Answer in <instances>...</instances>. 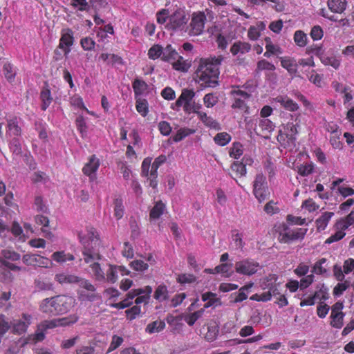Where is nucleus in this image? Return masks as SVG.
I'll return each instance as SVG.
<instances>
[{"instance_id":"60","label":"nucleus","mask_w":354,"mask_h":354,"mask_svg":"<svg viewBox=\"0 0 354 354\" xmlns=\"http://www.w3.org/2000/svg\"><path fill=\"white\" fill-rule=\"evenodd\" d=\"M75 124L77 129L80 131L82 136H84L87 131V126L84 117L79 115L75 120Z\"/></svg>"},{"instance_id":"17","label":"nucleus","mask_w":354,"mask_h":354,"mask_svg":"<svg viewBox=\"0 0 354 354\" xmlns=\"http://www.w3.org/2000/svg\"><path fill=\"white\" fill-rule=\"evenodd\" d=\"M274 125L270 120L268 118H262L259 120L254 131L258 135L267 138L268 137V134L274 130Z\"/></svg>"},{"instance_id":"52","label":"nucleus","mask_w":354,"mask_h":354,"mask_svg":"<svg viewBox=\"0 0 354 354\" xmlns=\"http://www.w3.org/2000/svg\"><path fill=\"white\" fill-rule=\"evenodd\" d=\"M204 310L203 309L196 311L185 317L184 319L189 326H193L194 323L202 316Z\"/></svg>"},{"instance_id":"55","label":"nucleus","mask_w":354,"mask_h":354,"mask_svg":"<svg viewBox=\"0 0 354 354\" xmlns=\"http://www.w3.org/2000/svg\"><path fill=\"white\" fill-rule=\"evenodd\" d=\"M11 328V323L8 321L6 317L1 314L0 315V335H3Z\"/></svg>"},{"instance_id":"38","label":"nucleus","mask_w":354,"mask_h":354,"mask_svg":"<svg viewBox=\"0 0 354 354\" xmlns=\"http://www.w3.org/2000/svg\"><path fill=\"white\" fill-rule=\"evenodd\" d=\"M276 67L272 63L263 59L258 61L255 72L258 74L263 71H274Z\"/></svg>"},{"instance_id":"12","label":"nucleus","mask_w":354,"mask_h":354,"mask_svg":"<svg viewBox=\"0 0 354 354\" xmlns=\"http://www.w3.org/2000/svg\"><path fill=\"white\" fill-rule=\"evenodd\" d=\"M73 32L71 29H66L62 33L58 48L61 49L66 57L71 52V46L73 44Z\"/></svg>"},{"instance_id":"30","label":"nucleus","mask_w":354,"mask_h":354,"mask_svg":"<svg viewBox=\"0 0 354 354\" xmlns=\"http://www.w3.org/2000/svg\"><path fill=\"white\" fill-rule=\"evenodd\" d=\"M166 209L165 204L161 201H157L149 213L150 219H158Z\"/></svg>"},{"instance_id":"21","label":"nucleus","mask_w":354,"mask_h":354,"mask_svg":"<svg viewBox=\"0 0 354 354\" xmlns=\"http://www.w3.org/2000/svg\"><path fill=\"white\" fill-rule=\"evenodd\" d=\"M327 6L332 12L342 14L346 9L347 1L346 0H328Z\"/></svg>"},{"instance_id":"15","label":"nucleus","mask_w":354,"mask_h":354,"mask_svg":"<svg viewBox=\"0 0 354 354\" xmlns=\"http://www.w3.org/2000/svg\"><path fill=\"white\" fill-rule=\"evenodd\" d=\"M57 301L59 315L64 314L69 311L75 302L73 297L66 295H57Z\"/></svg>"},{"instance_id":"26","label":"nucleus","mask_w":354,"mask_h":354,"mask_svg":"<svg viewBox=\"0 0 354 354\" xmlns=\"http://www.w3.org/2000/svg\"><path fill=\"white\" fill-rule=\"evenodd\" d=\"M200 120L204 123V124L211 129L218 130L220 129L219 123L214 120L212 118L207 116V114L202 111H197L194 109Z\"/></svg>"},{"instance_id":"6","label":"nucleus","mask_w":354,"mask_h":354,"mask_svg":"<svg viewBox=\"0 0 354 354\" xmlns=\"http://www.w3.org/2000/svg\"><path fill=\"white\" fill-rule=\"evenodd\" d=\"M307 232V229L297 228L295 230H285L281 232L278 236V241L281 243H290L298 239H303Z\"/></svg>"},{"instance_id":"53","label":"nucleus","mask_w":354,"mask_h":354,"mask_svg":"<svg viewBox=\"0 0 354 354\" xmlns=\"http://www.w3.org/2000/svg\"><path fill=\"white\" fill-rule=\"evenodd\" d=\"M133 88L135 93L139 95L147 88V84L143 80L136 79L133 82Z\"/></svg>"},{"instance_id":"61","label":"nucleus","mask_w":354,"mask_h":354,"mask_svg":"<svg viewBox=\"0 0 354 354\" xmlns=\"http://www.w3.org/2000/svg\"><path fill=\"white\" fill-rule=\"evenodd\" d=\"M310 35L313 40H319L323 37L324 32L320 26H314L310 30Z\"/></svg>"},{"instance_id":"23","label":"nucleus","mask_w":354,"mask_h":354,"mask_svg":"<svg viewBox=\"0 0 354 354\" xmlns=\"http://www.w3.org/2000/svg\"><path fill=\"white\" fill-rule=\"evenodd\" d=\"M252 284L245 285L241 287L238 292H234L230 295V299L231 303H239L245 300L248 298V291L252 287Z\"/></svg>"},{"instance_id":"57","label":"nucleus","mask_w":354,"mask_h":354,"mask_svg":"<svg viewBox=\"0 0 354 354\" xmlns=\"http://www.w3.org/2000/svg\"><path fill=\"white\" fill-rule=\"evenodd\" d=\"M1 254L5 260L8 259L12 261H19L21 258L19 253L10 250H3L1 251Z\"/></svg>"},{"instance_id":"13","label":"nucleus","mask_w":354,"mask_h":354,"mask_svg":"<svg viewBox=\"0 0 354 354\" xmlns=\"http://www.w3.org/2000/svg\"><path fill=\"white\" fill-rule=\"evenodd\" d=\"M57 296L46 298L43 299L39 304V310L43 313H46L49 315H57Z\"/></svg>"},{"instance_id":"43","label":"nucleus","mask_w":354,"mask_h":354,"mask_svg":"<svg viewBox=\"0 0 354 354\" xmlns=\"http://www.w3.org/2000/svg\"><path fill=\"white\" fill-rule=\"evenodd\" d=\"M340 131H337V127L332 131V134L330 136V143L334 149H341L342 142L340 141Z\"/></svg>"},{"instance_id":"24","label":"nucleus","mask_w":354,"mask_h":354,"mask_svg":"<svg viewBox=\"0 0 354 354\" xmlns=\"http://www.w3.org/2000/svg\"><path fill=\"white\" fill-rule=\"evenodd\" d=\"M326 258H321L317 260L313 266L311 272L317 275L327 274L329 270Z\"/></svg>"},{"instance_id":"32","label":"nucleus","mask_w":354,"mask_h":354,"mask_svg":"<svg viewBox=\"0 0 354 354\" xmlns=\"http://www.w3.org/2000/svg\"><path fill=\"white\" fill-rule=\"evenodd\" d=\"M153 297L160 302L167 300L169 299V292L167 286L162 284L159 285L154 292Z\"/></svg>"},{"instance_id":"11","label":"nucleus","mask_w":354,"mask_h":354,"mask_svg":"<svg viewBox=\"0 0 354 354\" xmlns=\"http://www.w3.org/2000/svg\"><path fill=\"white\" fill-rule=\"evenodd\" d=\"M22 261L27 266L44 268H48L49 264L52 263L48 258L35 254H24L22 257Z\"/></svg>"},{"instance_id":"59","label":"nucleus","mask_w":354,"mask_h":354,"mask_svg":"<svg viewBox=\"0 0 354 354\" xmlns=\"http://www.w3.org/2000/svg\"><path fill=\"white\" fill-rule=\"evenodd\" d=\"M194 132L189 129H180L177 133L173 136V140L174 142H177L182 140L186 136L189 134H192Z\"/></svg>"},{"instance_id":"22","label":"nucleus","mask_w":354,"mask_h":354,"mask_svg":"<svg viewBox=\"0 0 354 354\" xmlns=\"http://www.w3.org/2000/svg\"><path fill=\"white\" fill-rule=\"evenodd\" d=\"M321 62L325 66H330L337 70L341 65V59L333 54H323L319 58Z\"/></svg>"},{"instance_id":"5","label":"nucleus","mask_w":354,"mask_h":354,"mask_svg":"<svg viewBox=\"0 0 354 354\" xmlns=\"http://www.w3.org/2000/svg\"><path fill=\"white\" fill-rule=\"evenodd\" d=\"M253 193L259 203L265 201L270 196L266 178L262 174H257L255 177Z\"/></svg>"},{"instance_id":"50","label":"nucleus","mask_w":354,"mask_h":354,"mask_svg":"<svg viewBox=\"0 0 354 354\" xmlns=\"http://www.w3.org/2000/svg\"><path fill=\"white\" fill-rule=\"evenodd\" d=\"M100 58L104 62H108L112 64H121L122 58L117 55L115 54H108V53H102Z\"/></svg>"},{"instance_id":"47","label":"nucleus","mask_w":354,"mask_h":354,"mask_svg":"<svg viewBox=\"0 0 354 354\" xmlns=\"http://www.w3.org/2000/svg\"><path fill=\"white\" fill-rule=\"evenodd\" d=\"M3 71L6 78L9 82H12L15 79L16 72L14 71L13 67L10 63H5L3 66Z\"/></svg>"},{"instance_id":"20","label":"nucleus","mask_w":354,"mask_h":354,"mask_svg":"<svg viewBox=\"0 0 354 354\" xmlns=\"http://www.w3.org/2000/svg\"><path fill=\"white\" fill-rule=\"evenodd\" d=\"M86 236V237H84L80 234H79L80 241H81L82 239L84 240V241H87V243H89L90 247H93V250L94 251H96L95 248L100 244L97 233L93 228L91 227L89 230H88Z\"/></svg>"},{"instance_id":"19","label":"nucleus","mask_w":354,"mask_h":354,"mask_svg":"<svg viewBox=\"0 0 354 354\" xmlns=\"http://www.w3.org/2000/svg\"><path fill=\"white\" fill-rule=\"evenodd\" d=\"M274 100L289 111H296L299 109V105L287 95H279Z\"/></svg>"},{"instance_id":"42","label":"nucleus","mask_w":354,"mask_h":354,"mask_svg":"<svg viewBox=\"0 0 354 354\" xmlns=\"http://www.w3.org/2000/svg\"><path fill=\"white\" fill-rule=\"evenodd\" d=\"M165 327V323L162 320H156L149 324L146 328V331L149 333H158L162 330Z\"/></svg>"},{"instance_id":"27","label":"nucleus","mask_w":354,"mask_h":354,"mask_svg":"<svg viewBox=\"0 0 354 354\" xmlns=\"http://www.w3.org/2000/svg\"><path fill=\"white\" fill-rule=\"evenodd\" d=\"M251 50V45L248 42H243L241 41H236L233 44L230 48V52L233 55L238 53L245 54Z\"/></svg>"},{"instance_id":"35","label":"nucleus","mask_w":354,"mask_h":354,"mask_svg":"<svg viewBox=\"0 0 354 354\" xmlns=\"http://www.w3.org/2000/svg\"><path fill=\"white\" fill-rule=\"evenodd\" d=\"M171 64L174 70L181 72H187L190 68L189 63L185 60L180 55H178V57L175 59V61Z\"/></svg>"},{"instance_id":"44","label":"nucleus","mask_w":354,"mask_h":354,"mask_svg":"<svg viewBox=\"0 0 354 354\" xmlns=\"http://www.w3.org/2000/svg\"><path fill=\"white\" fill-rule=\"evenodd\" d=\"M344 314H330V325L335 328H341L344 325Z\"/></svg>"},{"instance_id":"51","label":"nucleus","mask_w":354,"mask_h":354,"mask_svg":"<svg viewBox=\"0 0 354 354\" xmlns=\"http://www.w3.org/2000/svg\"><path fill=\"white\" fill-rule=\"evenodd\" d=\"M232 240L234 242V246L237 249H242L245 245L242 241V234L237 230H232Z\"/></svg>"},{"instance_id":"64","label":"nucleus","mask_w":354,"mask_h":354,"mask_svg":"<svg viewBox=\"0 0 354 354\" xmlns=\"http://www.w3.org/2000/svg\"><path fill=\"white\" fill-rule=\"evenodd\" d=\"M301 207L306 208L309 212H313L318 209L319 206L312 198H308L302 203Z\"/></svg>"},{"instance_id":"7","label":"nucleus","mask_w":354,"mask_h":354,"mask_svg":"<svg viewBox=\"0 0 354 354\" xmlns=\"http://www.w3.org/2000/svg\"><path fill=\"white\" fill-rule=\"evenodd\" d=\"M207 20L203 12H197L192 14L190 23L189 34L191 35H199L204 30L205 22Z\"/></svg>"},{"instance_id":"25","label":"nucleus","mask_w":354,"mask_h":354,"mask_svg":"<svg viewBox=\"0 0 354 354\" xmlns=\"http://www.w3.org/2000/svg\"><path fill=\"white\" fill-rule=\"evenodd\" d=\"M334 215L333 212H324L316 221V227L318 232H321L324 230L329 221H330L332 216Z\"/></svg>"},{"instance_id":"8","label":"nucleus","mask_w":354,"mask_h":354,"mask_svg":"<svg viewBox=\"0 0 354 354\" xmlns=\"http://www.w3.org/2000/svg\"><path fill=\"white\" fill-rule=\"evenodd\" d=\"M259 263L254 260L246 259L237 262L235 266L236 272L245 275H252L257 272Z\"/></svg>"},{"instance_id":"46","label":"nucleus","mask_w":354,"mask_h":354,"mask_svg":"<svg viewBox=\"0 0 354 354\" xmlns=\"http://www.w3.org/2000/svg\"><path fill=\"white\" fill-rule=\"evenodd\" d=\"M230 156L237 159L243 154V146L239 142H234L229 149Z\"/></svg>"},{"instance_id":"56","label":"nucleus","mask_w":354,"mask_h":354,"mask_svg":"<svg viewBox=\"0 0 354 354\" xmlns=\"http://www.w3.org/2000/svg\"><path fill=\"white\" fill-rule=\"evenodd\" d=\"M117 266H109V268L106 272V280L111 283H115L118 279Z\"/></svg>"},{"instance_id":"33","label":"nucleus","mask_w":354,"mask_h":354,"mask_svg":"<svg viewBox=\"0 0 354 354\" xmlns=\"http://www.w3.org/2000/svg\"><path fill=\"white\" fill-rule=\"evenodd\" d=\"M52 259L57 263H63L67 261H73L75 257L70 253H66L64 251L55 252L52 256Z\"/></svg>"},{"instance_id":"9","label":"nucleus","mask_w":354,"mask_h":354,"mask_svg":"<svg viewBox=\"0 0 354 354\" xmlns=\"http://www.w3.org/2000/svg\"><path fill=\"white\" fill-rule=\"evenodd\" d=\"M232 94L234 95V102L232 104V107L243 112H248V106L245 101L250 98V95L241 90L233 91H232Z\"/></svg>"},{"instance_id":"1","label":"nucleus","mask_w":354,"mask_h":354,"mask_svg":"<svg viewBox=\"0 0 354 354\" xmlns=\"http://www.w3.org/2000/svg\"><path fill=\"white\" fill-rule=\"evenodd\" d=\"M221 62V56L201 59L196 71V76L202 85L207 87H215L218 85Z\"/></svg>"},{"instance_id":"18","label":"nucleus","mask_w":354,"mask_h":354,"mask_svg":"<svg viewBox=\"0 0 354 354\" xmlns=\"http://www.w3.org/2000/svg\"><path fill=\"white\" fill-rule=\"evenodd\" d=\"M31 315L24 313L22 315V319L18 320L16 323L13 324L12 333L21 335L26 332L28 327L30 324Z\"/></svg>"},{"instance_id":"39","label":"nucleus","mask_w":354,"mask_h":354,"mask_svg":"<svg viewBox=\"0 0 354 354\" xmlns=\"http://www.w3.org/2000/svg\"><path fill=\"white\" fill-rule=\"evenodd\" d=\"M202 300L203 301H207L204 307L209 308L214 305H218L219 303V299L216 297V295L211 292H207L202 295Z\"/></svg>"},{"instance_id":"10","label":"nucleus","mask_w":354,"mask_h":354,"mask_svg":"<svg viewBox=\"0 0 354 354\" xmlns=\"http://www.w3.org/2000/svg\"><path fill=\"white\" fill-rule=\"evenodd\" d=\"M185 11L181 9L176 10L169 17L167 26L169 29L176 30L183 28L187 23Z\"/></svg>"},{"instance_id":"37","label":"nucleus","mask_w":354,"mask_h":354,"mask_svg":"<svg viewBox=\"0 0 354 354\" xmlns=\"http://www.w3.org/2000/svg\"><path fill=\"white\" fill-rule=\"evenodd\" d=\"M40 98L41 100V109L46 110L53 101L50 91L47 87L44 88L40 93Z\"/></svg>"},{"instance_id":"36","label":"nucleus","mask_w":354,"mask_h":354,"mask_svg":"<svg viewBox=\"0 0 354 354\" xmlns=\"http://www.w3.org/2000/svg\"><path fill=\"white\" fill-rule=\"evenodd\" d=\"M231 169L233 172V177H241L245 175V165L243 162L234 161L231 165Z\"/></svg>"},{"instance_id":"2","label":"nucleus","mask_w":354,"mask_h":354,"mask_svg":"<svg viewBox=\"0 0 354 354\" xmlns=\"http://www.w3.org/2000/svg\"><path fill=\"white\" fill-rule=\"evenodd\" d=\"M66 283H77L81 290H77L80 301H95L100 299V295L96 292V288L88 280L74 274H67Z\"/></svg>"},{"instance_id":"48","label":"nucleus","mask_w":354,"mask_h":354,"mask_svg":"<svg viewBox=\"0 0 354 354\" xmlns=\"http://www.w3.org/2000/svg\"><path fill=\"white\" fill-rule=\"evenodd\" d=\"M124 214V206L121 198L114 201V216L117 219H120Z\"/></svg>"},{"instance_id":"14","label":"nucleus","mask_w":354,"mask_h":354,"mask_svg":"<svg viewBox=\"0 0 354 354\" xmlns=\"http://www.w3.org/2000/svg\"><path fill=\"white\" fill-rule=\"evenodd\" d=\"M278 276L275 274H270L263 281L264 288L268 289L271 296L277 297L281 294L279 287L280 283L277 282Z\"/></svg>"},{"instance_id":"54","label":"nucleus","mask_w":354,"mask_h":354,"mask_svg":"<svg viewBox=\"0 0 354 354\" xmlns=\"http://www.w3.org/2000/svg\"><path fill=\"white\" fill-rule=\"evenodd\" d=\"M71 6L77 8L80 11H88L90 10V5L86 0H73Z\"/></svg>"},{"instance_id":"62","label":"nucleus","mask_w":354,"mask_h":354,"mask_svg":"<svg viewBox=\"0 0 354 354\" xmlns=\"http://www.w3.org/2000/svg\"><path fill=\"white\" fill-rule=\"evenodd\" d=\"M348 287L349 284L346 281L343 283H338L333 288V293L335 296H340Z\"/></svg>"},{"instance_id":"63","label":"nucleus","mask_w":354,"mask_h":354,"mask_svg":"<svg viewBox=\"0 0 354 354\" xmlns=\"http://www.w3.org/2000/svg\"><path fill=\"white\" fill-rule=\"evenodd\" d=\"M131 267L136 271H145L148 269L149 266L142 260H134L130 263Z\"/></svg>"},{"instance_id":"45","label":"nucleus","mask_w":354,"mask_h":354,"mask_svg":"<svg viewBox=\"0 0 354 354\" xmlns=\"http://www.w3.org/2000/svg\"><path fill=\"white\" fill-rule=\"evenodd\" d=\"M164 48L160 45H153L148 51L150 59H156L162 56Z\"/></svg>"},{"instance_id":"34","label":"nucleus","mask_w":354,"mask_h":354,"mask_svg":"<svg viewBox=\"0 0 354 354\" xmlns=\"http://www.w3.org/2000/svg\"><path fill=\"white\" fill-rule=\"evenodd\" d=\"M265 40L266 42V51L263 54L264 57H270L271 55L281 54L282 53L281 48L277 45H274L270 37H266Z\"/></svg>"},{"instance_id":"41","label":"nucleus","mask_w":354,"mask_h":354,"mask_svg":"<svg viewBox=\"0 0 354 354\" xmlns=\"http://www.w3.org/2000/svg\"><path fill=\"white\" fill-rule=\"evenodd\" d=\"M293 39L297 46L299 47H304L307 44V35L302 30H296L295 32Z\"/></svg>"},{"instance_id":"16","label":"nucleus","mask_w":354,"mask_h":354,"mask_svg":"<svg viewBox=\"0 0 354 354\" xmlns=\"http://www.w3.org/2000/svg\"><path fill=\"white\" fill-rule=\"evenodd\" d=\"M195 96V93L190 89L184 88L181 95L176 102V105L180 106L183 104L185 111L191 110V102Z\"/></svg>"},{"instance_id":"29","label":"nucleus","mask_w":354,"mask_h":354,"mask_svg":"<svg viewBox=\"0 0 354 354\" xmlns=\"http://www.w3.org/2000/svg\"><path fill=\"white\" fill-rule=\"evenodd\" d=\"M99 166V160L95 156H92L89 162L83 167L82 171L84 174L90 176L97 170Z\"/></svg>"},{"instance_id":"58","label":"nucleus","mask_w":354,"mask_h":354,"mask_svg":"<svg viewBox=\"0 0 354 354\" xmlns=\"http://www.w3.org/2000/svg\"><path fill=\"white\" fill-rule=\"evenodd\" d=\"M88 3L90 8H92L95 12H97L100 9L106 8L108 5L106 0H90Z\"/></svg>"},{"instance_id":"31","label":"nucleus","mask_w":354,"mask_h":354,"mask_svg":"<svg viewBox=\"0 0 354 354\" xmlns=\"http://www.w3.org/2000/svg\"><path fill=\"white\" fill-rule=\"evenodd\" d=\"M281 65L286 68L290 74H295L297 72V64L295 59L288 57L281 58Z\"/></svg>"},{"instance_id":"3","label":"nucleus","mask_w":354,"mask_h":354,"mask_svg":"<svg viewBox=\"0 0 354 354\" xmlns=\"http://www.w3.org/2000/svg\"><path fill=\"white\" fill-rule=\"evenodd\" d=\"M81 243L84 246L82 254L84 256V261L86 263L90 265L91 272L93 274L95 279L97 281L105 279V275L102 270L100 265L96 262L101 259V256L98 252L94 251L93 247L91 248L87 241L81 239Z\"/></svg>"},{"instance_id":"49","label":"nucleus","mask_w":354,"mask_h":354,"mask_svg":"<svg viewBox=\"0 0 354 354\" xmlns=\"http://www.w3.org/2000/svg\"><path fill=\"white\" fill-rule=\"evenodd\" d=\"M57 319L59 326H66L77 322L78 317L76 315H71L68 317L58 318Z\"/></svg>"},{"instance_id":"40","label":"nucleus","mask_w":354,"mask_h":354,"mask_svg":"<svg viewBox=\"0 0 354 354\" xmlns=\"http://www.w3.org/2000/svg\"><path fill=\"white\" fill-rule=\"evenodd\" d=\"M136 297L133 290L127 295V297L120 302L111 305L112 307L118 309H124L129 307L132 304V299Z\"/></svg>"},{"instance_id":"4","label":"nucleus","mask_w":354,"mask_h":354,"mask_svg":"<svg viewBox=\"0 0 354 354\" xmlns=\"http://www.w3.org/2000/svg\"><path fill=\"white\" fill-rule=\"evenodd\" d=\"M297 134V129L296 125L292 122H288L284 127L283 131H279L277 139L282 147L292 150L296 146Z\"/></svg>"},{"instance_id":"28","label":"nucleus","mask_w":354,"mask_h":354,"mask_svg":"<svg viewBox=\"0 0 354 354\" xmlns=\"http://www.w3.org/2000/svg\"><path fill=\"white\" fill-rule=\"evenodd\" d=\"M179 54L178 52L173 48L171 45H167L164 48L162 56L161 57L162 60L172 64L175 61V59L178 57Z\"/></svg>"}]
</instances>
